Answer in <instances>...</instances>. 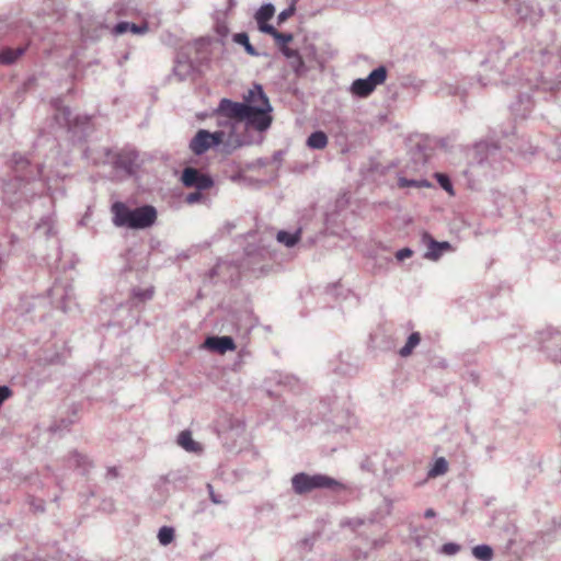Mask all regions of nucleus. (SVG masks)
<instances>
[{"label":"nucleus","instance_id":"72a5a7b5","mask_svg":"<svg viewBox=\"0 0 561 561\" xmlns=\"http://www.w3.org/2000/svg\"><path fill=\"white\" fill-rule=\"evenodd\" d=\"M134 298L138 299L141 302L152 299L153 297V287L149 286L147 288H134L133 289Z\"/></svg>","mask_w":561,"mask_h":561},{"label":"nucleus","instance_id":"a211bd4d","mask_svg":"<svg viewBox=\"0 0 561 561\" xmlns=\"http://www.w3.org/2000/svg\"><path fill=\"white\" fill-rule=\"evenodd\" d=\"M275 8L272 3L263 4L255 13L254 19L257 23L259 30L264 33L265 26H272L267 22L273 18Z\"/></svg>","mask_w":561,"mask_h":561},{"label":"nucleus","instance_id":"c85d7f7f","mask_svg":"<svg viewBox=\"0 0 561 561\" xmlns=\"http://www.w3.org/2000/svg\"><path fill=\"white\" fill-rule=\"evenodd\" d=\"M472 556L480 561H492L493 549L489 545H478L472 548Z\"/></svg>","mask_w":561,"mask_h":561},{"label":"nucleus","instance_id":"b1692460","mask_svg":"<svg viewBox=\"0 0 561 561\" xmlns=\"http://www.w3.org/2000/svg\"><path fill=\"white\" fill-rule=\"evenodd\" d=\"M263 28L265 34L271 35L275 39L279 48L288 46V43L294 38L291 33H280L274 26H265Z\"/></svg>","mask_w":561,"mask_h":561},{"label":"nucleus","instance_id":"09e8293b","mask_svg":"<svg viewBox=\"0 0 561 561\" xmlns=\"http://www.w3.org/2000/svg\"><path fill=\"white\" fill-rule=\"evenodd\" d=\"M360 467H362L363 470H366L368 472H375L376 471V468H375L374 463L370 461L369 458L365 459L362 462Z\"/></svg>","mask_w":561,"mask_h":561},{"label":"nucleus","instance_id":"3c124183","mask_svg":"<svg viewBox=\"0 0 561 561\" xmlns=\"http://www.w3.org/2000/svg\"><path fill=\"white\" fill-rule=\"evenodd\" d=\"M237 4V1L236 0H227V8H226V12L224 13V15H226V13L230 10H232Z\"/></svg>","mask_w":561,"mask_h":561},{"label":"nucleus","instance_id":"a18cd8bd","mask_svg":"<svg viewBox=\"0 0 561 561\" xmlns=\"http://www.w3.org/2000/svg\"><path fill=\"white\" fill-rule=\"evenodd\" d=\"M412 254H413V251L410 248H403L396 252V259L401 262V261L412 256Z\"/></svg>","mask_w":561,"mask_h":561},{"label":"nucleus","instance_id":"6ab92c4d","mask_svg":"<svg viewBox=\"0 0 561 561\" xmlns=\"http://www.w3.org/2000/svg\"><path fill=\"white\" fill-rule=\"evenodd\" d=\"M545 350L553 362L561 364V335L559 332L551 334L550 343L545 345Z\"/></svg>","mask_w":561,"mask_h":561},{"label":"nucleus","instance_id":"bb28decb","mask_svg":"<svg viewBox=\"0 0 561 561\" xmlns=\"http://www.w3.org/2000/svg\"><path fill=\"white\" fill-rule=\"evenodd\" d=\"M299 238H300V230H297L294 233L280 230L276 234L277 241L279 243L285 244L288 248L294 247L299 241Z\"/></svg>","mask_w":561,"mask_h":561},{"label":"nucleus","instance_id":"20e7f679","mask_svg":"<svg viewBox=\"0 0 561 561\" xmlns=\"http://www.w3.org/2000/svg\"><path fill=\"white\" fill-rule=\"evenodd\" d=\"M523 82L520 83L522 88L526 90L519 91L517 100L511 105V110L513 114L517 117L525 118L534 107V101L528 93V90H543V91H552L557 82L547 80L541 76H538V72L528 71V73H523Z\"/></svg>","mask_w":561,"mask_h":561},{"label":"nucleus","instance_id":"6e6d98bb","mask_svg":"<svg viewBox=\"0 0 561 561\" xmlns=\"http://www.w3.org/2000/svg\"><path fill=\"white\" fill-rule=\"evenodd\" d=\"M34 508H35L36 511H41V512H43V511H44L43 503L41 502L39 504L34 505Z\"/></svg>","mask_w":561,"mask_h":561},{"label":"nucleus","instance_id":"e433bc0d","mask_svg":"<svg viewBox=\"0 0 561 561\" xmlns=\"http://www.w3.org/2000/svg\"><path fill=\"white\" fill-rule=\"evenodd\" d=\"M543 57H545L543 49H539L538 51H531V53L524 51L522 54V58L524 59V61L531 60L535 64H541L543 60Z\"/></svg>","mask_w":561,"mask_h":561},{"label":"nucleus","instance_id":"f704fd0d","mask_svg":"<svg viewBox=\"0 0 561 561\" xmlns=\"http://www.w3.org/2000/svg\"><path fill=\"white\" fill-rule=\"evenodd\" d=\"M69 462L78 468H83V470H87V467L89 465L88 458L77 451H73L70 455Z\"/></svg>","mask_w":561,"mask_h":561},{"label":"nucleus","instance_id":"0eeeda50","mask_svg":"<svg viewBox=\"0 0 561 561\" xmlns=\"http://www.w3.org/2000/svg\"><path fill=\"white\" fill-rule=\"evenodd\" d=\"M272 251L266 247L249 244L245 249L244 265L253 273L265 274L270 270Z\"/></svg>","mask_w":561,"mask_h":561},{"label":"nucleus","instance_id":"f03ea898","mask_svg":"<svg viewBox=\"0 0 561 561\" xmlns=\"http://www.w3.org/2000/svg\"><path fill=\"white\" fill-rule=\"evenodd\" d=\"M111 211L113 225L118 228L141 230L153 226L157 220V209L151 205L129 208L123 202H115Z\"/></svg>","mask_w":561,"mask_h":561},{"label":"nucleus","instance_id":"6e6552de","mask_svg":"<svg viewBox=\"0 0 561 561\" xmlns=\"http://www.w3.org/2000/svg\"><path fill=\"white\" fill-rule=\"evenodd\" d=\"M249 107L244 102H234L229 99L220 100L215 112L217 118L225 117L237 122H244L250 127Z\"/></svg>","mask_w":561,"mask_h":561},{"label":"nucleus","instance_id":"79ce46f5","mask_svg":"<svg viewBox=\"0 0 561 561\" xmlns=\"http://www.w3.org/2000/svg\"><path fill=\"white\" fill-rule=\"evenodd\" d=\"M216 32L221 37H226L228 35L229 28H228V26H227L225 21H220L219 19H217Z\"/></svg>","mask_w":561,"mask_h":561},{"label":"nucleus","instance_id":"8fccbe9b","mask_svg":"<svg viewBox=\"0 0 561 561\" xmlns=\"http://www.w3.org/2000/svg\"><path fill=\"white\" fill-rule=\"evenodd\" d=\"M231 430L242 431L243 430V423L240 420H232L231 421Z\"/></svg>","mask_w":561,"mask_h":561},{"label":"nucleus","instance_id":"cd10ccee","mask_svg":"<svg viewBox=\"0 0 561 561\" xmlns=\"http://www.w3.org/2000/svg\"><path fill=\"white\" fill-rule=\"evenodd\" d=\"M421 335L419 332H413L409 335L405 345L399 351L400 356L408 357L412 354L413 350L420 344Z\"/></svg>","mask_w":561,"mask_h":561},{"label":"nucleus","instance_id":"ea45409f","mask_svg":"<svg viewBox=\"0 0 561 561\" xmlns=\"http://www.w3.org/2000/svg\"><path fill=\"white\" fill-rule=\"evenodd\" d=\"M436 179L442 188H444L447 192H451L453 185L448 175L443 173H436Z\"/></svg>","mask_w":561,"mask_h":561},{"label":"nucleus","instance_id":"4be33fe9","mask_svg":"<svg viewBox=\"0 0 561 561\" xmlns=\"http://www.w3.org/2000/svg\"><path fill=\"white\" fill-rule=\"evenodd\" d=\"M388 76V70L385 66H379L374 69L366 78H364L373 89L382 84Z\"/></svg>","mask_w":561,"mask_h":561},{"label":"nucleus","instance_id":"bf43d9fd","mask_svg":"<svg viewBox=\"0 0 561 561\" xmlns=\"http://www.w3.org/2000/svg\"><path fill=\"white\" fill-rule=\"evenodd\" d=\"M520 152H522V153H527L528 151H527V150H523V149H520Z\"/></svg>","mask_w":561,"mask_h":561},{"label":"nucleus","instance_id":"f3484780","mask_svg":"<svg viewBox=\"0 0 561 561\" xmlns=\"http://www.w3.org/2000/svg\"><path fill=\"white\" fill-rule=\"evenodd\" d=\"M243 145L244 142L240 138V136L232 130H230L229 133L225 131L222 141L219 144L220 151L225 154L232 153L236 149L242 147Z\"/></svg>","mask_w":561,"mask_h":561},{"label":"nucleus","instance_id":"c03bdc74","mask_svg":"<svg viewBox=\"0 0 561 561\" xmlns=\"http://www.w3.org/2000/svg\"><path fill=\"white\" fill-rule=\"evenodd\" d=\"M203 198V195L201 193V191H196V192H192L190 194L186 195L185 197V202L187 204H195V203H198L201 199Z\"/></svg>","mask_w":561,"mask_h":561},{"label":"nucleus","instance_id":"49530a36","mask_svg":"<svg viewBox=\"0 0 561 561\" xmlns=\"http://www.w3.org/2000/svg\"><path fill=\"white\" fill-rule=\"evenodd\" d=\"M279 50L287 59L296 58L297 54L299 53L297 49H293L288 46L280 47Z\"/></svg>","mask_w":561,"mask_h":561},{"label":"nucleus","instance_id":"9b49d317","mask_svg":"<svg viewBox=\"0 0 561 561\" xmlns=\"http://www.w3.org/2000/svg\"><path fill=\"white\" fill-rule=\"evenodd\" d=\"M137 159L138 153L134 149H122L118 152H113L111 164L116 170H121L126 174H131Z\"/></svg>","mask_w":561,"mask_h":561},{"label":"nucleus","instance_id":"13d9d810","mask_svg":"<svg viewBox=\"0 0 561 561\" xmlns=\"http://www.w3.org/2000/svg\"><path fill=\"white\" fill-rule=\"evenodd\" d=\"M517 11H518V13L520 14L522 19H526V15H523V14H522V7H520Z\"/></svg>","mask_w":561,"mask_h":561},{"label":"nucleus","instance_id":"37998d69","mask_svg":"<svg viewBox=\"0 0 561 561\" xmlns=\"http://www.w3.org/2000/svg\"><path fill=\"white\" fill-rule=\"evenodd\" d=\"M207 490L209 493V499L214 504H222L225 501L222 500L221 495L215 493L213 485L210 483L207 484Z\"/></svg>","mask_w":561,"mask_h":561},{"label":"nucleus","instance_id":"5fc2aeb1","mask_svg":"<svg viewBox=\"0 0 561 561\" xmlns=\"http://www.w3.org/2000/svg\"><path fill=\"white\" fill-rule=\"evenodd\" d=\"M107 474L112 476V477H116L117 476L116 468H110L107 471Z\"/></svg>","mask_w":561,"mask_h":561},{"label":"nucleus","instance_id":"ddd939ff","mask_svg":"<svg viewBox=\"0 0 561 561\" xmlns=\"http://www.w3.org/2000/svg\"><path fill=\"white\" fill-rule=\"evenodd\" d=\"M423 241L427 245V251L424 254V257L431 261H437L442 257L445 252L451 251V244L447 241H436L430 234L423 236Z\"/></svg>","mask_w":561,"mask_h":561},{"label":"nucleus","instance_id":"393cba45","mask_svg":"<svg viewBox=\"0 0 561 561\" xmlns=\"http://www.w3.org/2000/svg\"><path fill=\"white\" fill-rule=\"evenodd\" d=\"M328 145V136L324 131L317 130L307 138V146L311 149H323Z\"/></svg>","mask_w":561,"mask_h":561},{"label":"nucleus","instance_id":"5701e85b","mask_svg":"<svg viewBox=\"0 0 561 561\" xmlns=\"http://www.w3.org/2000/svg\"><path fill=\"white\" fill-rule=\"evenodd\" d=\"M178 444L186 451L197 453L202 450L198 443H196L188 431H183L178 437Z\"/></svg>","mask_w":561,"mask_h":561},{"label":"nucleus","instance_id":"473e14b6","mask_svg":"<svg viewBox=\"0 0 561 561\" xmlns=\"http://www.w3.org/2000/svg\"><path fill=\"white\" fill-rule=\"evenodd\" d=\"M36 230L43 231V233L47 237L55 234L53 217H43L36 225Z\"/></svg>","mask_w":561,"mask_h":561},{"label":"nucleus","instance_id":"7ed1b4c3","mask_svg":"<svg viewBox=\"0 0 561 561\" xmlns=\"http://www.w3.org/2000/svg\"><path fill=\"white\" fill-rule=\"evenodd\" d=\"M243 102L250 108V127L257 131L267 130L273 122L271 115L273 107L263 87L259 83H254L252 88L243 94Z\"/></svg>","mask_w":561,"mask_h":561},{"label":"nucleus","instance_id":"864d4df0","mask_svg":"<svg viewBox=\"0 0 561 561\" xmlns=\"http://www.w3.org/2000/svg\"><path fill=\"white\" fill-rule=\"evenodd\" d=\"M219 268H221V264L220 263L210 271V277L217 275L219 273L218 272Z\"/></svg>","mask_w":561,"mask_h":561},{"label":"nucleus","instance_id":"a878e982","mask_svg":"<svg viewBox=\"0 0 561 561\" xmlns=\"http://www.w3.org/2000/svg\"><path fill=\"white\" fill-rule=\"evenodd\" d=\"M232 39L236 44L242 45L244 50L250 56H259V51L254 48V46L250 43L249 35L245 32L236 33L232 36Z\"/></svg>","mask_w":561,"mask_h":561},{"label":"nucleus","instance_id":"2f4dec72","mask_svg":"<svg viewBox=\"0 0 561 561\" xmlns=\"http://www.w3.org/2000/svg\"><path fill=\"white\" fill-rule=\"evenodd\" d=\"M398 185L401 188L404 187H415V188H422V187H428L430 183L426 180H413V179H407V178H399Z\"/></svg>","mask_w":561,"mask_h":561},{"label":"nucleus","instance_id":"1a4fd4ad","mask_svg":"<svg viewBox=\"0 0 561 561\" xmlns=\"http://www.w3.org/2000/svg\"><path fill=\"white\" fill-rule=\"evenodd\" d=\"M225 136V130L210 133L206 129H199L190 141V149L197 156L205 153L208 149L219 146Z\"/></svg>","mask_w":561,"mask_h":561},{"label":"nucleus","instance_id":"603ef678","mask_svg":"<svg viewBox=\"0 0 561 561\" xmlns=\"http://www.w3.org/2000/svg\"><path fill=\"white\" fill-rule=\"evenodd\" d=\"M436 516V513L433 508H427L425 512H424V517L425 518H433Z\"/></svg>","mask_w":561,"mask_h":561},{"label":"nucleus","instance_id":"9d476101","mask_svg":"<svg viewBox=\"0 0 561 561\" xmlns=\"http://www.w3.org/2000/svg\"><path fill=\"white\" fill-rule=\"evenodd\" d=\"M181 181L186 187H194L198 191L210 188L214 181L210 175L201 172L193 167H186L181 175Z\"/></svg>","mask_w":561,"mask_h":561},{"label":"nucleus","instance_id":"423d86ee","mask_svg":"<svg viewBox=\"0 0 561 561\" xmlns=\"http://www.w3.org/2000/svg\"><path fill=\"white\" fill-rule=\"evenodd\" d=\"M51 106L55 111L54 121L59 127H65L69 131L77 134L81 131L85 134L90 125V117L87 115H78L73 119L71 118V111L69 107L64 106L59 99L51 102Z\"/></svg>","mask_w":561,"mask_h":561},{"label":"nucleus","instance_id":"aec40b11","mask_svg":"<svg viewBox=\"0 0 561 561\" xmlns=\"http://www.w3.org/2000/svg\"><path fill=\"white\" fill-rule=\"evenodd\" d=\"M350 91L353 95L364 99L369 96L375 89L364 78H358L352 82Z\"/></svg>","mask_w":561,"mask_h":561},{"label":"nucleus","instance_id":"412c9836","mask_svg":"<svg viewBox=\"0 0 561 561\" xmlns=\"http://www.w3.org/2000/svg\"><path fill=\"white\" fill-rule=\"evenodd\" d=\"M174 75L181 80L187 79L194 71V65L190 59L179 58L173 68Z\"/></svg>","mask_w":561,"mask_h":561},{"label":"nucleus","instance_id":"4468645a","mask_svg":"<svg viewBox=\"0 0 561 561\" xmlns=\"http://www.w3.org/2000/svg\"><path fill=\"white\" fill-rule=\"evenodd\" d=\"M205 346L219 354H225L226 352L233 351L236 348L233 339L228 335L208 336L205 341Z\"/></svg>","mask_w":561,"mask_h":561},{"label":"nucleus","instance_id":"4c0bfd02","mask_svg":"<svg viewBox=\"0 0 561 561\" xmlns=\"http://www.w3.org/2000/svg\"><path fill=\"white\" fill-rule=\"evenodd\" d=\"M11 162L16 171L28 164V160L20 153H14L12 156Z\"/></svg>","mask_w":561,"mask_h":561},{"label":"nucleus","instance_id":"f257e3e1","mask_svg":"<svg viewBox=\"0 0 561 561\" xmlns=\"http://www.w3.org/2000/svg\"><path fill=\"white\" fill-rule=\"evenodd\" d=\"M508 161L502 149L493 142H478L470 152L469 167L472 172L495 175L504 171Z\"/></svg>","mask_w":561,"mask_h":561},{"label":"nucleus","instance_id":"c9c22d12","mask_svg":"<svg viewBox=\"0 0 561 561\" xmlns=\"http://www.w3.org/2000/svg\"><path fill=\"white\" fill-rule=\"evenodd\" d=\"M289 62L296 75H302L307 71L305 61L299 53L297 54L296 58L289 59Z\"/></svg>","mask_w":561,"mask_h":561},{"label":"nucleus","instance_id":"de8ad7c7","mask_svg":"<svg viewBox=\"0 0 561 561\" xmlns=\"http://www.w3.org/2000/svg\"><path fill=\"white\" fill-rule=\"evenodd\" d=\"M12 561H42V560L38 558H34L31 554L22 553V554L14 556Z\"/></svg>","mask_w":561,"mask_h":561},{"label":"nucleus","instance_id":"a19ab883","mask_svg":"<svg viewBox=\"0 0 561 561\" xmlns=\"http://www.w3.org/2000/svg\"><path fill=\"white\" fill-rule=\"evenodd\" d=\"M460 550V546L454 542L444 543L440 551L447 556H454Z\"/></svg>","mask_w":561,"mask_h":561},{"label":"nucleus","instance_id":"2eb2a0df","mask_svg":"<svg viewBox=\"0 0 561 561\" xmlns=\"http://www.w3.org/2000/svg\"><path fill=\"white\" fill-rule=\"evenodd\" d=\"M149 31L148 23L135 24L126 21L118 22L112 28V34L115 36L123 35L127 32H130L136 35H144Z\"/></svg>","mask_w":561,"mask_h":561},{"label":"nucleus","instance_id":"f8f14e48","mask_svg":"<svg viewBox=\"0 0 561 561\" xmlns=\"http://www.w3.org/2000/svg\"><path fill=\"white\" fill-rule=\"evenodd\" d=\"M30 39H25L16 45H7L0 49V64L10 66L16 62L28 49Z\"/></svg>","mask_w":561,"mask_h":561},{"label":"nucleus","instance_id":"c756f323","mask_svg":"<svg viewBox=\"0 0 561 561\" xmlns=\"http://www.w3.org/2000/svg\"><path fill=\"white\" fill-rule=\"evenodd\" d=\"M447 470H448V462L446 461V459L443 457L437 458L435 460L433 467L428 471V477L435 478L438 476H443L447 472Z\"/></svg>","mask_w":561,"mask_h":561},{"label":"nucleus","instance_id":"dca6fc26","mask_svg":"<svg viewBox=\"0 0 561 561\" xmlns=\"http://www.w3.org/2000/svg\"><path fill=\"white\" fill-rule=\"evenodd\" d=\"M84 158L91 163L99 164H107L112 162L113 151L110 148H100V149H85L83 152Z\"/></svg>","mask_w":561,"mask_h":561},{"label":"nucleus","instance_id":"4d7b16f0","mask_svg":"<svg viewBox=\"0 0 561 561\" xmlns=\"http://www.w3.org/2000/svg\"><path fill=\"white\" fill-rule=\"evenodd\" d=\"M297 2H298V0H290V3H289V4H290V5H294V8H296Z\"/></svg>","mask_w":561,"mask_h":561},{"label":"nucleus","instance_id":"39448f33","mask_svg":"<svg viewBox=\"0 0 561 561\" xmlns=\"http://www.w3.org/2000/svg\"><path fill=\"white\" fill-rule=\"evenodd\" d=\"M291 489L295 494L304 495L314 490L339 492L345 489L339 480L322 473L309 474L299 472L291 477Z\"/></svg>","mask_w":561,"mask_h":561},{"label":"nucleus","instance_id":"7c9ffc66","mask_svg":"<svg viewBox=\"0 0 561 561\" xmlns=\"http://www.w3.org/2000/svg\"><path fill=\"white\" fill-rule=\"evenodd\" d=\"M174 528L170 526H162L158 531V540L162 546L170 545L174 540Z\"/></svg>","mask_w":561,"mask_h":561},{"label":"nucleus","instance_id":"58836bf2","mask_svg":"<svg viewBox=\"0 0 561 561\" xmlns=\"http://www.w3.org/2000/svg\"><path fill=\"white\" fill-rule=\"evenodd\" d=\"M296 12V8H294V5H288L287 9L283 10L278 16H277V23L278 25L283 24L284 22H286L290 16H293Z\"/></svg>","mask_w":561,"mask_h":561}]
</instances>
